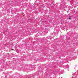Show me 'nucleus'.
I'll use <instances>...</instances> for the list:
<instances>
[{"mask_svg": "<svg viewBox=\"0 0 78 78\" xmlns=\"http://www.w3.org/2000/svg\"><path fill=\"white\" fill-rule=\"evenodd\" d=\"M71 19V17H70L69 18V19Z\"/></svg>", "mask_w": 78, "mask_h": 78, "instance_id": "f257e3e1", "label": "nucleus"}]
</instances>
